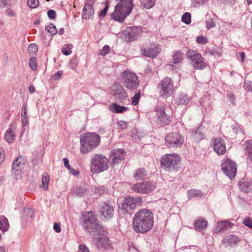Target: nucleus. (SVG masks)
<instances>
[{
	"label": "nucleus",
	"mask_w": 252,
	"mask_h": 252,
	"mask_svg": "<svg viewBox=\"0 0 252 252\" xmlns=\"http://www.w3.org/2000/svg\"><path fill=\"white\" fill-rule=\"evenodd\" d=\"M117 4L114 12L111 13L112 19L119 22H124L126 17L131 12L133 4L132 0H116Z\"/></svg>",
	"instance_id": "obj_3"
},
{
	"label": "nucleus",
	"mask_w": 252,
	"mask_h": 252,
	"mask_svg": "<svg viewBox=\"0 0 252 252\" xmlns=\"http://www.w3.org/2000/svg\"><path fill=\"white\" fill-rule=\"evenodd\" d=\"M22 115H27V108H26V106L23 105L22 106Z\"/></svg>",
	"instance_id": "obj_63"
},
{
	"label": "nucleus",
	"mask_w": 252,
	"mask_h": 252,
	"mask_svg": "<svg viewBox=\"0 0 252 252\" xmlns=\"http://www.w3.org/2000/svg\"><path fill=\"white\" fill-rule=\"evenodd\" d=\"M48 17L52 19H54L56 17V12L53 10H49L48 11Z\"/></svg>",
	"instance_id": "obj_52"
},
{
	"label": "nucleus",
	"mask_w": 252,
	"mask_h": 252,
	"mask_svg": "<svg viewBox=\"0 0 252 252\" xmlns=\"http://www.w3.org/2000/svg\"><path fill=\"white\" fill-rule=\"evenodd\" d=\"M110 48L109 46L105 45L103 49L99 51V55L102 56H105L106 54L109 53Z\"/></svg>",
	"instance_id": "obj_47"
},
{
	"label": "nucleus",
	"mask_w": 252,
	"mask_h": 252,
	"mask_svg": "<svg viewBox=\"0 0 252 252\" xmlns=\"http://www.w3.org/2000/svg\"><path fill=\"white\" fill-rule=\"evenodd\" d=\"M63 162H64V166L67 168L68 169L70 167V166L69 164V161H68V160L67 158H64L63 159Z\"/></svg>",
	"instance_id": "obj_61"
},
{
	"label": "nucleus",
	"mask_w": 252,
	"mask_h": 252,
	"mask_svg": "<svg viewBox=\"0 0 252 252\" xmlns=\"http://www.w3.org/2000/svg\"><path fill=\"white\" fill-rule=\"evenodd\" d=\"M169 68L171 70H175L177 69V67H175V66L173 65V64H169L167 65Z\"/></svg>",
	"instance_id": "obj_64"
},
{
	"label": "nucleus",
	"mask_w": 252,
	"mask_h": 252,
	"mask_svg": "<svg viewBox=\"0 0 252 252\" xmlns=\"http://www.w3.org/2000/svg\"><path fill=\"white\" fill-rule=\"evenodd\" d=\"M182 21L187 24H189L191 22V14L189 12L185 13L182 17Z\"/></svg>",
	"instance_id": "obj_41"
},
{
	"label": "nucleus",
	"mask_w": 252,
	"mask_h": 252,
	"mask_svg": "<svg viewBox=\"0 0 252 252\" xmlns=\"http://www.w3.org/2000/svg\"><path fill=\"white\" fill-rule=\"evenodd\" d=\"M181 161V158L179 155L171 154H166L161 160L162 166L167 168H172L175 170L177 165Z\"/></svg>",
	"instance_id": "obj_10"
},
{
	"label": "nucleus",
	"mask_w": 252,
	"mask_h": 252,
	"mask_svg": "<svg viewBox=\"0 0 252 252\" xmlns=\"http://www.w3.org/2000/svg\"><path fill=\"white\" fill-rule=\"evenodd\" d=\"M78 252H90L88 248L84 245L81 244L79 246Z\"/></svg>",
	"instance_id": "obj_51"
},
{
	"label": "nucleus",
	"mask_w": 252,
	"mask_h": 252,
	"mask_svg": "<svg viewBox=\"0 0 252 252\" xmlns=\"http://www.w3.org/2000/svg\"><path fill=\"white\" fill-rule=\"evenodd\" d=\"M160 89V95L163 98H167L172 94L174 92L173 82L169 77L164 78L158 84Z\"/></svg>",
	"instance_id": "obj_8"
},
{
	"label": "nucleus",
	"mask_w": 252,
	"mask_h": 252,
	"mask_svg": "<svg viewBox=\"0 0 252 252\" xmlns=\"http://www.w3.org/2000/svg\"><path fill=\"white\" fill-rule=\"evenodd\" d=\"M60 224L55 223L54 225V229L57 232H60L61 231V229L60 228Z\"/></svg>",
	"instance_id": "obj_59"
},
{
	"label": "nucleus",
	"mask_w": 252,
	"mask_h": 252,
	"mask_svg": "<svg viewBox=\"0 0 252 252\" xmlns=\"http://www.w3.org/2000/svg\"><path fill=\"white\" fill-rule=\"evenodd\" d=\"M15 138V133L13 130L9 128H8L5 134V139L6 141L9 143H12Z\"/></svg>",
	"instance_id": "obj_28"
},
{
	"label": "nucleus",
	"mask_w": 252,
	"mask_h": 252,
	"mask_svg": "<svg viewBox=\"0 0 252 252\" xmlns=\"http://www.w3.org/2000/svg\"><path fill=\"white\" fill-rule=\"evenodd\" d=\"M246 226H248L250 228L252 229V219L250 217H247L244 219L243 222Z\"/></svg>",
	"instance_id": "obj_49"
},
{
	"label": "nucleus",
	"mask_w": 252,
	"mask_h": 252,
	"mask_svg": "<svg viewBox=\"0 0 252 252\" xmlns=\"http://www.w3.org/2000/svg\"><path fill=\"white\" fill-rule=\"evenodd\" d=\"M207 226V222L204 219L199 218L196 220L194 227L196 230L201 231L205 229Z\"/></svg>",
	"instance_id": "obj_23"
},
{
	"label": "nucleus",
	"mask_w": 252,
	"mask_h": 252,
	"mask_svg": "<svg viewBox=\"0 0 252 252\" xmlns=\"http://www.w3.org/2000/svg\"><path fill=\"white\" fill-rule=\"evenodd\" d=\"M45 29L52 35L56 34L57 32V29L53 24H50L48 26H46Z\"/></svg>",
	"instance_id": "obj_38"
},
{
	"label": "nucleus",
	"mask_w": 252,
	"mask_h": 252,
	"mask_svg": "<svg viewBox=\"0 0 252 252\" xmlns=\"http://www.w3.org/2000/svg\"><path fill=\"white\" fill-rule=\"evenodd\" d=\"M122 78L124 86L127 89L134 90L139 85L138 77L134 73L125 71L123 72Z\"/></svg>",
	"instance_id": "obj_9"
},
{
	"label": "nucleus",
	"mask_w": 252,
	"mask_h": 252,
	"mask_svg": "<svg viewBox=\"0 0 252 252\" xmlns=\"http://www.w3.org/2000/svg\"><path fill=\"white\" fill-rule=\"evenodd\" d=\"M94 15V10L92 5L90 4H86L83 8L82 16L86 20L92 19Z\"/></svg>",
	"instance_id": "obj_22"
},
{
	"label": "nucleus",
	"mask_w": 252,
	"mask_h": 252,
	"mask_svg": "<svg viewBox=\"0 0 252 252\" xmlns=\"http://www.w3.org/2000/svg\"><path fill=\"white\" fill-rule=\"evenodd\" d=\"M246 154L252 161V140H248L245 143Z\"/></svg>",
	"instance_id": "obj_31"
},
{
	"label": "nucleus",
	"mask_w": 252,
	"mask_h": 252,
	"mask_svg": "<svg viewBox=\"0 0 252 252\" xmlns=\"http://www.w3.org/2000/svg\"><path fill=\"white\" fill-rule=\"evenodd\" d=\"M49 182V176L47 173H44L42 176V184L40 188L44 190H47L48 189V183Z\"/></svg>",
	"instance_id": "obj_27"
},
{
	"label": "nucleus",
	"mask_w": 252,
	"mask_h": 252,
	"mask_svg": "<svg viewBox=\"0 0 252 252\" xmlns=\"http://www.w3.org/2000/svg\"><path fill=\"white\" fill-rule=\"evenodd\" d=\"M91 170L93 173L103 172L108 168V160L102 155H94L91 160Z\"/></svg>",
	"instance_id": "obj_5"
},
{
	"label": "nucleus",
	"mask_w": 252,
	"mask_h": 252,
	"mask_svg": "<svg viewBox=\"0 0 252 252\" xmlns=\"http://www.w3.org/2000/svg\"><path fill=\"white\" fill-rule=\"evenodd\" d=\"M29 65L32 69L33 70H36L37 67V63L36 59L34 58H31L30 60Z\"/></svg>",
	"instance_id": "obj_42"
},
{
	"label": "nucleus",
	"mask_w": 252,
	"mask_h": 252,
	"mask_svg": "<svg viewBox=\"0 0 252 252\" xmlns=\"http://www.w3.org/2000/svg\"><path fill=\"white\" fill-rule=\"evenodd\" d=\"M241 239L238 236L234 235H229L222 240V243L226 246L232 247L239 242Z\"/></svg>",
	"instance_id": "obj_21"
},
{
	"label": "nucleus",
	"mask_w": 252,
	"mask_h": 252,
	"mask_svg": "<svg viewBox=\"0 0 252 252\" xmlns=\"http://www.w3.org/2000/svg\"><path fill=\"white\" fill-rule=\"evenodd\" d=\"M140 97V92L136 93L132 98L131 103L133 105H136L138 103V101Z\"/></svg>",
	"instance_id": "obj_48"
},
{
	"label": "nucleus",
	"mask_w": 252,
	"mask_h": 252,
	"mask_svg": "<svg viewBox=\"0 0 252 252\" xmlns=\"http://www.w3.org/2000/svg\"><path fill=\"white\" fill-rule=\"evenodd\" d=\"M118 85H120L118 84H115L113 87V90L114 91V94L115 96H117L121 92V91H118V89L117 87Z\"/></svg>",
	"instance_id": "obj_55"
},
{
	"label": "nucleus",
	"mask_w": 252,
	"mask_h": 252,
	"mask_svg": "<svg viewBox=\"0 0 252 252\" xmlns=\"http://www.w3.org/2000/svg\"><path fill=\"white\" fill-rule=\"evenodd\" d=\"M160 49L158 45L155 44L150 45L149 47L141 48L142 54L146 57L154 58L160 52Z\"/></svg>",
	"instance_id": "obj_15"
},
{
	"label": "nucleus",
	"mask_w": 252,
	"mask_h": 252,
	"mask_svg": "<svg viewBox=\"0 0 252 252\" xmlns=\"http://www.w3.org/2000/svg\"><path fill=\"white\" fill-rule=\"evenodd\" d=\"M73 191L76 195L81 196L86 192V189L84 187H76Z\"/></svg>",
	"instance_id": "obj_36"
},
{
	"label": "nucleus",
	"mask_w": 252,
	"mask_h": 252,
	"mask_svg": "<svg viewBox=\"0 0 252 252\" xmlns=\"http://www.w3.org/2000/svg\"><path fill=\"white\" fill-rule=\"evenodd\" d=\"M35 88L33 85H31L29 86V91L30 93H33L35 92Z\"/></svg>",
	"instance_id": "obj_62"
},
{
	"label": "nucleus",
	"mask_w": 252,
	"mask_h": 252,
	"mask_svg": "<svg viewBox=\"0 0 252 252\" xmlns=\"http://www.w3.org/2000/svg\"><path fill=\"white\" fill-rule=\"evenodd\" d=\"M156 3V0H141V5L146 9L153 7Z\"/></svg>",
	"instance_id": "obj_33"
},
{
	"label": "nucleus",
	"mask_w": 252,
	"mask_h": 252,
	"mask_svg": "<svg viewBox=\"0 0 252 252\" xmlns=\"http://www.w3.org/2000/svg\"><path fill=\"white\" fill-rule=\"evenodd\" d=\"M63 72L62 70L58 71L57 73H55L53 77L55 80H59L61 78Z\"/></svg>",
	"instance_id": "obj_53"
},
{
	"label": "nucleus",
	"mask_w": 252,
	"mask_h": 252,
	"mask_svg": "<svg viewBox=\"0 0 252 252\" xmlns=\"http://www.w3.org/2000/svg\"><path fill=\"white\" fill-rule=\"evenodd\" d=\"M108 9V6H105V8H104V9L103 10H102L100 12V13H99L100 16V17H104L107 12Z\"/></svg>",
	"instance_id": "obj_60"
},
{
	"label": "nucleus",
	"mask_w": 252,
	"mask_h": 252,
	"mask_svg": "<svg viewBox=\"0 0 252 252\" xmlns=\"http://www.w3.org/2000/svg\"><path fill=\"white\" fill-rule=\"evenodd\" d=\"M142 202L141 197H127L123 201L121 208L125 212L131 213L136 207L141 206Z\"/></svg>",
	"instance_id": "obj_7"
},
{
	"label": "nucleus",
	"mask_w": 252,
	"mask_h": 252,
	"mask_svg": "<svg viewBox=\"0 0 252 252\" xmlns=\"http://www.w3.org/2000/svg\"><path fill=\"white\" fill-rule=\"evenodd\" d=\"M22 159V157L17 158L13 161L12 165V170L15 171H17L19 170H21L22 164L21 162Z\"/></svg>",
	"instance_id": "obj_34"
},
{
	"label": "nucleus",
	"mask_w": 252,
	"mask_h": 252,
	"mask_svg": "<svg viewBox=\"0 0 252 252\" xmlns=\"http://www.w3.org/2000/svg\"><path fill=\"white\" fill-rule=\"evenodd\" d=\"M206 27L208 29H210L215 27L216 23L215 19L211 15L207 14L206 15Z\"/></svg>",
	"instance_id": "obj_29"
},
{
	"label": "nucleus",
	"mask_w": 252,
	"mask_h": 252,
	"mask_svg": "<svg viewBox=\"0 0 252 252\" xmlns=\"http://www.w3.org/2000/svg\"><path fill=\"white\" fill-rule=\"evenodd\" d=\"M126 153L122 149H114L111 152L110 159L111 163L114 165L123 160L125 157Z\"/></svg>",
	"instance_id": "obj_18"
},
{
	"label": "nucleus",
	"mask_w": 252,
	"mask_h": 252,
	"mask_svg": "<svg viewBox=\"0 0 252 252\" xmlns=\"http://www.w3.org/2000/svg\"><path fill=\"white\" fill-rule=\"evenodd\" d=\"M186 56L191 60V64L195 69H202L205 67L206 63L203 58L197 51L189 50Z\"/></svg>",
	"instance_id": "obj_6"
},
{
	"label": "nucleus",
	"mask_w": 252,
	"mask_h": 252,
	"mask_svg": "<svg viewBox=\"0 0 252 252\" xmlns=\"http://www.w3.org/2000/svg\"><path fill=\"white\" fill-rule=\"evenodd\" d=\"M101 215L105 219H109L114 215V206L110 202H105L100 208Z\"/></svg>",
	"instance_id": "obj_17"
},
{
	"label": "nucleus",
	"mask_w": 252,
	"mask_h": 252,
	"mask_svg": "<svg viewBox=\"0 0 252 252\" xmlns=\"http://www.w3.org/2000/svg\"><path fill=\"white\" fill-rule=\"evenodd\" d=\"M154 223L153 213L147 209H141L135 215L132 227L137 233H146L150 231Z\"/></svg>",
	"instance_id": "obj_2"
},
{
	"label": "nucleus",
	"mask_w": 252,
	"mask_h": 252,
	"mask_svg": "<svg viewBox=\"0 0 252 252\" xmlns=\"http://www.w3.org/2000/svg\"><path fill=\"white\" fill-rule=\"evenodd\" d=\"M118 129L123 130L127 128V123L123 121H119L117 123Z\"/></svg>",
	"instance_id": "obj_46"
},
{
	"label": "nucleus",
	"mask_w": 252,
	"mask_h": 252,
	"mask_svg": "<svg viewBox=\"0 0 252 252\" xmlns=\"http://www.w3.org/2000/svg\"><path fill=\"white\" fill-rule=\"evenodd\" d=\"M196 41L198 43L202 44L206 43L208 41L207 38L203 36H197Z\"/></svg>",
	"instance_id": "obj_50"
},
{
	"label": "nucleus",
	"mask_w": 252,
	"mask_h": 252,
	"mask_svg": "<svg viewBox=\"0 0 252 252\" xmlns=\"http://www.w3.org/2000/svg\"><path fill=\"white\" fill-rule=\"evenodd\" d=\"M68 169L69 170L70 173L74 176L78 175L79 173V172L78 171L71 168V167L69 168Z\"/></svg>",
	"instance_id": "obj_57"
},
{
	"label": "nucleus",
	"mask_w": 252,
	"mask_h": 252,
	"mask_svg": "<svg viewBox=\"0 0 252 252\" xmlns=\"http://www.w3.org/2000/svg\"><path fill=\"white\" fill-rule=\"evenodd\" d=\"M131 189L136 192L147 193L155 189V186L147 182H144L133 185Z\"/></svg>",
	"instance_id": "obj_13"
},
{
	"label": "nucleus",
	"mask_w": 252,
	"mask_h": 252,
	"mask_svg": "<svg viewBox=\"0 0 252 252\" xmlns=\"http://www.w3.org/2000/svg\"><path fill=\"white\" fill-rule=\"evenodd\" d=\"M233 226V223L228 220H224L218 221L215 229L216 233L226 231Z\"/></svg>",
	"instance_id": "obj_20"
},
{
	"label": "nucleus",
	"mask_w": 252,
	"mask_h": 252,
	"mask_svg": "<svg viewBox=\"0 0 252 252\" xmlns=\"http://www.w3.org/2000/svg\"><path fill=\"white\" fill-rule=\"evenodd\" d=\"M141 33V30L138 27H128L126 28L125 33V40L127 42H131L137 39Z\"/></svg>",
	"instance_id": "obj_14"
},
{
	"label": "nucleus",
	"mask_w": 252,
	"mask_h": 252,
	"mask_svg": "<svg viewBox=\"0 0 252 252\" xmlns=\"http://www.w3.org/2000/svg\"><path fill=\"white\" fill-rule=\"evenodd\" d=\"M22 120L23 123V126H26L28 122L27 115H22Z\"/></svg>",
	"instance_id": "obj_58"
},
{
	"label": "nucleus",
	"mask_w": 252,
	"mask_h": 252,
	"mask_svg": "<svg viewBox=\"0 0 252 252\" xmlns=\"http://www.w3.org/2000/svg\"><path fill=\"white\" fill-rule=\"evenodd\" d=\"M84 226L90 232H98L103 236L99 238L95 243L97 249L99 250L110 249L111 243L108 238L104 234L105 231L97 222L96 218L92 212L86 213L84 215Z\"/></svg>",
	"instance_id": "obj_1"
},
{
	"label": "nucleus",
	"mask_w": 252,
	"mask_h": 252,
	"mask_svg": "<svg viewBox=\"0 0 252 252\" xmlns=\"http://www.w3.org/2000/svg\"><path fill=\"white\" fill-rule=\"evenodd\" d=\"M189 102V98L187 95H181L179 97V102L180 104H187Z\"/></svg>",
	"instance_id": "obj_45"
},
{
	"label": "nucleus",
	"mask_w": 252,
	"mask_h": 252,
	"mask_svg": "<svg viewBox=\"0 0 252 252\" xmlns=\"http://www.w3.org/2000/svg\"><path fill=\"white\" fill-rule=\"evenodd\" d=\"M28 51L30 54H34L38 51L37 46L35 44H31L28 47Z\"/></svg>",
	"instance_id": "obj_44"
},
{
	"label": "nucleus",
	"mask_w": 252,
	"mask_h": 252,
	"mask_svg": "<svg viewBox=\"0 0 252 252\" xmlns=\"http://www.w3.org/2000/svg\"><path fill=\"white\" fill-rule=\"evenodd\" d=\"M100 142L99 136L94 133H86L81 136L80 152L83 154H87L96 148Z\"/></svg>",
	"instance_id": "obj_4"
},
{
	"label": "nucleus",
	"mask_w": 252,
	"mask_h": 252,
	"mask_svg": "<svg viewBox=\"0 0 252 252\" xmlns=\"http://www.w3.org/2000/svg\"><path fill=\"white\" fill-rule=\"evenodd\" d=\"M221 166L223 172L230 179L235 177L237 169L235 163L233 160L229 158L224 159Z\"/></svg>",
	"instance_id": "obj_12"
},
{
	"label": "nucleus",
	"mask_w": 252,
	"mask_h": 252,
	"mask_svg": "<svg viewBox=\"0 0 252 252\" xmlns=\"http://www.w3.org/2000/svg\"><path fill=\"white\" fill-rule=\"evenodd\" d=\"M117 87L118 91H121V92L116 96L121 100L124 99L127 97V94L126 91L124 90L122 85H118Z\"/></svg>",
	"instance_id": "obj_35"
},
{
	"label": "nucleus",
	"mask_w": 252,
	"mask_h": 252,
	"mask_svg": "<svg viewBox=\"0 0 252 252\" xmlns=\"http://www.w3.org/2000/svg\"><path fill=\"white\" fill-rule=\"evenodd\" d=\"M214 151L219 155L225 154L226 149L224 141L220 138H214L213 140Z\"/></svg>",
	"instance_id": "obj_16"
},
{
	"label": "nucleus",
	"mask_w": 252,
	"mask_h": 252,
	"mask_svg": "<svg viewBox=\"0 0 252 252\" xmlns=\"http://www.w3.org/2000/svg\"><path fill=\"white\" fill-rule=\"evenodd\" d=\"M158 118L160 122L161 125H167L170 123V119L168 116L165 112V109L163 107L158 106L156 108Z\"/></svg>",
	"instance_id": "obj_19"
},
{
	"label": "nucleus",
	"mask_w": 252,
	"mask_h": 252,
	"mask_svg": "<svg viewBox=\"0 0 252 252\" xmlns=\"http://www.w3.org/2000/svg\"><path fill=\"white\" fill-rule=\"evenodd\" d=\"M4 158V151L2 148H0V163H1L3 161Z\"/></svg>",
	"instance_id": "obj_56"
},
{
	"label": "nucleus",
	"mask_w": 252,
	"mask_h": 252,
	"mask_svg": "<svg viewBox=\"0 0 252 252\" xmlns=\"http://www.w3.org/2000/svg\"><path fill=\"white\" fill-rule=\"evenodd\" d=\"M27 3L30 7L35 8L39 5L38 0H28Z\"/></svg>",
	"instance_id": "obj_43"
},
{
	"label": "nucleus",
	"mask_w": 252,
	"mask_h": 252,
	"mask_svg": "<svg viewBox=\"0 0 252 252\" xmlns=\"http://www.w3.org/2000/svg\"><path fill=\"white\" fill-rule=\"evenodd\" d=\"M193 137L195 141L198 142L204 138V135L201 132L196 131L193 133Z\"/></svg>",
	"instance_id": "obj_40"
},
{
	"label": "nucleus",
	"mask_w": 252,
	"mask_h": 252,
	"mask_svg": "<svg viewBox=\"0 0 252 252\" xmlns=\"http://www.w3.org/2000/svg\"><path fill=\"white\" fill-rule=\"evenodd\" d=\"M146 176L145 170L143 168H140L136 170L134 174V177L136 180H142Z\"/></svg>",
	"instance_id": "obj_32"
},
{
	"label": "nucleus",
	"mask_w": 252,
	"mask_h": 252,
	"mask_svg": "<svg viewBox=\"0 0 252 252\" xmlns=\"http://www.w3.org/2000/svg\"><path fill=\"white\" fill-rule=\"evenodd\" d=\"M183 60V54L180 51H176L173 56V63L174 64L181 63Z\"/></svg>",
	"instance_id": "obj_30"
},
{
	"label": "nucleus",
	"mask_w": 252,
	"mask_h": 252,
	"mask_svg": "<svg viewBox=\"0 0 252 252\" xmlns=\"http://www.w3.org/2000/svg\"><path fill=\"white\" fill-rule=\"evenodd\" d=\"M187 194L189 198L190 199L195 197L201 198L203 195L201 191L194 189L189 190Z\"/></svg>",
	"instance_id": "obj_26"
},
{
	"label": "nucleus",
	"mask_w": 252,
	"mask_h": 252,
	"mask_svg": "<svg viewBox=\"0 0 252 252\" xmlns=\"http://www.w3.org/2000/svg\"><path fill=\"white\" fill-rule=\"evenodd\" d=\"M109 109L115 113H122L128 110V108L120 106L116 103H111L109 106Z\"/></svg>",
	"instance_id": "obj_25"
},
{
	"label": "nucleus",
	"mask_w": 252,
	"mask_h": 252,
	"mask_svg": "<svg viewBox=\"0 0 252 252\" xmlns=\"http://www.w3.org/2000/svg\"><path fill=\"white\" fill-rule=\"evenodd\" d=\"M72 45L71 44L64 45L62 50L63 54L66 56L70 55L72 52Z\"/></svg>",
	"instance_id": "obj_37"
},
{
	"label": "nucleus",
	"mask_w": 252,
	"mask_h": 252,
	"mask_svg": "<svg viewBox=\"0 0 252 252\" xmlns=\"http://www.w3.org/2000/svg\"><path fill=\"white\" fill-rule=\"evenodd\" d=\"M165 144L168 147H178L183 144L184 138L178 132H170L165 137Z\"/></svg>",
	"instance_id": "obj_11"
},
{
	"label": "nucleus",
	"mask_w": 252,
	"mask_h": 252,
	"mask_svg": "<svg viewBox=\"0 0 252 252\" xmlns=\"http://www.w3.org/2000/svg\"><path fill=\"white\" fill-rule=\"evenodd\" d=\"M239 189L244 192H249L252 190V183L247 181L239 182Z\"/></svg>",
	"instance_id": "obj_24"
},
{
	"label": "nucleus",
	"mask_w": 252,
	"mask_h": 252,
	"mask_svg": "<svg viewBox=\"0 0 252 252\" xmlns=\"http://www.w3.org/2000/svg\"><path fill=\"white\" fill-rule=\"evenodd\" d=\"M206 1L207 0H191L192 3L195 6H196V5L202 4Z\"/></svg>",
	"instance_id": "obj_54"
},
{
	"label": "nucleus",
	"mask_w": 252,
	"mask_h": 252,
	"mask_svg": "<svg viewBox=\"0 0 252 252\" xmlns=\"http://www.w3.org/2000/svg\"><path fill=\"white\" fill-rule=\"evenodd\" d=\"M1 220L3 223V225H2V230L3 231H6L9 227L8 220L4 217L2 216L1 218Z\"/></svg>",
	"instance_id": "obj_39"
}]
</instances>
